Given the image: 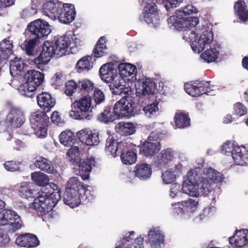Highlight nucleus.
<instances>
[{"instance_id":"f257e3e1","label":"nucleus","mask_w":248,"mask_h":248,"mask_svg":"<svg viewBox=\"0 0 248 248\" xmlns=\"http://www.w3.org/2000/svg\"><path fill=\"white\" fill-rule=\"evenodd\" d=\"M31 179L42 186V194L37 197L33 203L34 208L39 216H42L51 211L61 198V190L53 183H48V176L41 172L31 173Z\"/></svg>"},{"instance_id":"f03ea898","label":"nucleus","mask_w":248,"mask_h":248,"mask_svg":"<svg viewBox=\"0 0 248 248\" xmlns=\"http://www.w3.org/2000/svg\"><path fill=\"white\" fill-rule=\"evenodd\" d=\"M71 42V39L66 35L55 36L51 42L45 41L39 55L32 62L38 68L42 69L54 55H65Z\"/></svg>"},{"instance_id":"7ed1b4c3","label":"nucleus","mask_w":248,"mask_h":248,"mask_svg":"<svg viewBox=\"0 0 248 248\" xmlns=\"http://www.w3.org/2000/svg\"><path fill=\"white\" fill-rule=\"evenodd\" d=\"M105 151L114 157L120 155L122 163L125 165H132L137 161L136 153L129 148L128 144L116 141L112 136H109L106 140Z\"/></svg>"},{"instance_id":"20e7f679","label":"nucleus","mask_w":248,"mask_h":248,"mask_svg":"<svg viewBox=\"0 0 248 248\" xmlns=\"http://www.w3.org/2000/svg\"><path fill=\"white\" fill-rule=\"evenodd\" d=\"M202 169L196 167L194 170H190L187 173V178L182 185V189L184 193L191 197H197L201 193L206 192L205 189L209 186L207 181L202 182L199 177L201 174Z\"/></svg>"},{"instance_id":"39448f33","label":"nucleus","mask_w":248,"mask_h":248,"mask_svg":"<svg viewBox=\"0 0 248 248\" xmlns=\"http://www.w3.org/2000/svg\"><path fill=\"white\" fill-rule=\"evenodd\" d=\"M84 184L77 177L70 178L66 183V190L63 195L64 203L71 208L80 204L79 197L83 192Z\"/></svg>"},{"instance_id":"423d86ee","label":"nucleus","mask_w":248,"mask_h":248,"mask_svg":"<svg viewBox=\"0 0 248 248\" xmlns=\"http://www.w3.org/2000/svg\"><path fill=\"white\" fill-rule=\"evenodd\" d=\"M91 108V96H84L79 99H76L71 104L72 109L69 112V116L75 120H90L93 116Z\"/></svg>"},{"instance_id":"0eeeda50","label":"nucleus","mask_w":248,"mask_h":248,"mask_svg":"<svg viewBox=\"0 0 248 248\" xmlns=\"http://www.w3.org/2000/svg\"><path fill=\"white\" fill-rule=\"evenodd\" d=\"M24 78L26 82L19 86V92L22 95L33 98L35 94V92L37 88L44 80V74L39 71L31 70L25 74Z\"/></svg>"},{"instance_id":"6e6552de","label":"nucleus","mask_w":248,"mask_h":248,"mask_svg":"<svg viewBox=\"0 0 248 248\" xmlns=\"http://www.w3.org/2000/svg\"><path fill=\"white\" fill-rule=\"evenodd\" d=\"M140 108L133 101L131 96H124L116 103L113 107V110L118 119L129 118L140 113Z\"/></svg>"},{"instance_id":"1a4fd4ad","label":"nucleus","mask_w":248,"mask_h":248,"mask_svg":"<svg viewBox=\"0 0 248 248\" xmlns=\"http://www.w3.org/2000/svg\"><path fill=\"white\" fill-rule=\"evenodd\" d=\"M51 31V27L47 22L37 19L28 24L25 35L27 37H34L40 40L47 37Z\"/></svg>"},{"instance_id":"9d476101","label":"nucleus","mask_w":248,"mask_h":248,"mask_svg":"<svg viewBox=\"0 0 248 248\" xmlns=\"http://www.w3.org/2000/svg\"><path fill=\"white\" fill-rule=\"evenodd\" d=\"M20 217L13 211L4 209L0 212V225L8 226L9 232H13L21 227Z\"/></svg>"},{"instance_id":"9b49d317","label":"nucleus","mask_w":248,"mask_h":248,"mask_svg":"<svg viewBox=\"0 0 248 248\" xmlns=\"http://www.w3.org/2000/svg\"><path fill=\"white\" fill-rule=\"evenodd\" d=\"M199 177L202 183H204V181L208 182L209 186H207V189H205L206 192H210L212 191L211 185L212 183H221L223 179L222 174L211 167L202 169L201 174H199Z\"/></svg>"},{"instance_id":"f8f14e48","label":"nucleus","mask_w":248,"mask_h":248,"mask_svg":"<svg viewBox=\"0 0 248 248\" xmlns=\"http://www.w3.org/2000/svg\"><path fill=\"white\" fill-rule=\"evenodd\" d=\"M6 120L12 127H19L25 121V113L21 108L12 105L10 107Z\"/></svg>"},{"instance_id":"ddd939ff","label":"nucleus","mask_w":248,"mask_h":248,"mask_svg":"<svg viewBox=\"0 0 248 248\" xmlns=\"http://www.w3.org/2000/svg\"><path fill=\"white\" fill-rule=\"evenodd\" d=\"M175 154V151L171 148L163 149L154 157L153 165L158 169H163L172 161Z\"/></svg>"},{"instance_id":"4468645a","label":"nucleus","mask_w":248,"mask_h":248,"mask_svg":"<svg viewBox=\"0 0 248 248\" xmlns=\"http://www.w3.org/2000/svg\"><path fill=\"white\" fill-rule=\"evenodd\" d=\"M175 154V151L171 148L163 149L154 157L153 165L158 169H163L172 161Z\"/></svg>"},{"instance_id":"2eb2a0df","label":"nucleus","mask_w":248,"mask_h":248,"mask_svg":"<svg viewBox=\"0 0 248 248\" xmlns=\"http://www.w3.org/2000/svg\"><path fill=\"white\" fill-rule=\"evenodd\" d=\"M143 20L148 25L156 27L159 24V18L157 6L147 2L143 11Z\"/></svg>"},{"instance_id":"dca6fc26","label":"nucleus","mask_w":248,"mask_h":248,"mask_svg":"<svg viewBox=\"0 0 248 248\" xmlns=\"http://www.w3.org/2000/svg\"><path fill=\"white\" fill-rule=\"evenodd\" d=\"M213 39V35L211 31L207 29L204 30L199 39H196L191 44V47L193 51L200 53L202 52L206 46L210 44Z\"/></svg>"},{"instance_id":"f3484780","label":"nucleus","mask_w":248,"mask_h":248,"mask_svg":"<svg viewBox=\"0 0 248 248\" xmlns=\"http://www.w3.org/2000/svg\"><path fill=\"white\" fill-rule=\"evenodd\" d=\"M77 137L81 142L87 146L97 145L100 142L99 133L95 130H81L77 132Z\"/></svg>"},{"instance_id":"a211bd4d","label":"nucleus","mask_w":248,"mask_h":248,"mask_svg":"<svg viewBox=\"0 0 248 248\" xmlns=\"http://www.w3.org/2000/svg\"><path fill=\"white\" fill-rule=\"evenodd\" d=\"M63 4L58 0L46 1L43 4V12L46 16L52 19H56L59 13L62 11Z\"/></svg>"},{"instance_id":"6ab92c4d","label":"nucleus","mask_w":248,"mask_h":248,"mask_svg":"<svg viewBox=\"0 0 248 248\" xmlns=\"http://www.w3.org/2000/svg\"><path fill=\"white\" fill-rule=\"evenodd\" d=\"M37 102L39 108L42 110L46 112H49L56 103L55 98L51 94L46 92L37 95Z\"/></svg>"},{"instance_id":"aec40b11","label":"nucleus","mask_w":248,"mask_h":248,"mask_svg":"<svg viewBox=\"0 0 248 248\" xmlns=\"http://www.w3.org/2000/svg\"><path fill=\"white\" fill-rule=\"evenodd\" d=\"M76 15V12L74 5L72 4L65 3L63 4V8L59 13L57 18L61 23L68 24L75 19Z\"/></svg>"},{"instance_id":"412c9836","label":"nucleus","mask_w":248,"mask_h":248,"mask_svg":"<svg viewBox=\"0 0 248 248\" xmlns=\"http://www.w3.org/2000/svg\"><path fill=\"white\" fill-rule=\"evenodd\" d=\"M95 161L92 157H87L85 159L78 160V174L84 180H87L90 177V173L93 167L95 166Z\"/></svg>"},{"instance_id":"4be33fe9","label":"nucleus","mask_w":248,"mask_h":248,"mask_svg":"<svg viewBox=\"0 0 248 248\" xmlns=\"http://www.w3.org/2000/svg\"><path fill=\"white\" fill-rule=\"evenodd\" d=\"M47 112L42 109L32 112L30 117L31 127L35 130L41 125H48L49 119L46 114Z\"/></svg>"},{"instance_id":"5701e85b","label":"nucleus","mask_w":248,"mask_h":248,"mask_svg":"<svg viewBox=\"0 0 248 248\" xmlns=\"http://www.w3.org/2000/svg\"><path fill=\"white\" fill-rule=\"evenodd\" d=\"M160 142H151L145 140L140 146V154L147 157H152L160 150Z\"/></svg>"},{"instance_id":"b1692460","label":"nucleus","mask_w":248,"mask_h":248,"mask_svg":"<svg viewBox=\"0 0 248 248\" xmlns=\"http://www.w3.org/2000/svg\"><path fill=\"white\" fill-rule=\"evenodd\" d=\"M99 75L101 79L106 83H110L117 78L114 65L112 63L103 64L99 69Z\"/></svg>"},{"instance_id":"393cba45","label":"nucleus","mask_w":248,"mask_h":248,"mask_svg":"<svg viewBox=\"0 0 248 248\" xmlns=\"http://www.w3.org/2000/svg\"><path fill=\"white\" fill-rule=\"evenodd\" d=\"M16 243L21 247L33 248L39 245V241L35 235L26 233L18 236Z\"/></svg>"},{"instance_id":"a878e982","label":"nucleus","mask_w":248,"mask_h":248,"mask_svg":"<svg viewBox=\"0 0 248 248\" xmlns=\"http://www.w3.org/2000/svg\"><path fill=\"white\" fill-rule=\"evenodd\" d=\"M136 177L141 180H146L151 176L152 170L150 165L147 163H138L134 167Z\"/></svg>"},{"instance_id":"bb28decb","label":"nucleus","mask_w":248,"mask_h":248,"mask_svg":"<svg viewBox=\"0 0 248 248\" xmlns=\"http://www.w3.org/2000/svg\"><path fill=\"white\" fill-rule=\"evenodd\" d=\"M34 165L41 170L47 173L53 174L55 171L52 162L43 156L36 157Z\"/></svg>"},{"instance_id":"cd10ccee","label":"nucleus","mask_w":248,"mask_h":248,"mask_svg":"<svg viewBox=\"0 0 248 248\" xmlns=\"http://www.w3.org/2000/svg\"><path fill=\"white\" fill-rule=\"evenodd\" d=\"M118 68L122 78L131 77L132 78H133L136 77L137 73L136 66L130 63H121L119 64Z\"/></svg>"},{"instance_id":"c85d7f7f","label":"nucleus","mask_w":248,"mask_h":248,"mask_svg":"<svg viewBox=\"0 0 248 248\" xmlns=\"http://www.w3.org/2000/svg\"><path fill=\"white\" fill-rule=\"evenodd\" d=\"M247 230L237 232L233 236L230 237V242L236 247L241 248L248 244V232Z\"/></svg>"},{"instance_id":"c756f323","label":"nucleus","mask_w":248,"mask_h":248,"mask_svg":"<svg viewBox=\"0 0 248 248\" xmlns=\"http://www.w3.org/2000/svg\"><path fill=\"white\" fill-rule=\"evenodd\" d=\"M138 84L141 86L142 94L144 95L153 94L155 90L156 84L150 78H143L139 79L138 81Z\"/></svg>"},{"instance_id":"7c9ffc66","label":"nucleus","mask_w":248,"mask_h":248,"mask_svg":"<svg viewBox=\"0 0 248 248\" xmlns=\"http://www.w3.org/2000/svg\"><path fill=\"white\" fill-rule=\"evenodd\" d=\"M105 37H101L94 46L93 54L95 57L99 58L108 55L109 51L106 44Z\"/></svg>"},{"instance_id":"2f4dec72","label":"nucleus","mask_w":248,"mask_h":248,"mask_svg":"<svg viewBox=\"0 0 248 248\" xmlns=\"http://www.w3.org/2000/svg\"><path fill=\"white\" fill-rule=\"evenodd\" d=\"M39 43L40 40L34 37H27V39L21 44L20 47L27 55L33 56L35 52V46Z\"/></svg>"},{"instance_id":"473e14b6","label":"nucleus","mask_w":248,"mask_h":248,"mask_svg":"<svg viewBox=\"0 0 248 248\" xmlns=\"http://www.w3.org/2000/svg\"><path fill=\"white\" fill-rule=\"evenodd\" d=\"M117 116L110 106H107L104 108L102 112L97 116L98 121L105 124H109L117 119Z\"/></svg>"},{"instance_id":"72a5a7b5","label":"nucleus","mask_w":248,"mask_h":248,"mask_svg":"<svg viewBox=\"0 0 248 248\" xmlns=\"http://www.w3.org/2000/svg\"><path fill=\"white\" fill-rule=\"evenodd\" d=\"M60 143L65 146L73 147L77 141V137L69 130L62 131L59 135Z\"/></svg>"},{"instance_id":"f704fd0d","label":"nucleus","mask_w":248,"mask_h":248,"mask_svg":"<svg viewBox=\"0 0 248 248\" xmlns=\"http://www.w3.org/2000/svg\"><path fill=\"white\" fill-rule=\"evenodd\" d=\"M234 9L235 14L242 22L248 20V10L244 0H238L235 3Z\"/></svg>"},{"instance_id":"c9c22d12","label":"nucleus","mask_w":248,"mask_h":248,"mask_svg":"<svg viewBox=\"0 0 248 248\" xmlns=\"http://www.w3.org/2000/svg\"><path fill=\"white\" fill-rule=\"evenodd\" d=\"M198 204V202L192 199H189L187 201H182L175 205L180 209L179 212L185 213V212H193L196 209Z\"/></svg>"},{"instance_id":"e433bc0d","label":"nucleus","mask_w":248,"mask_h":248,"mask_svg":"<svg viewBox=\"0 0 248 248\" xmlns=\"http://www.w3.org/2000/svg\"><path fill=\"white\" fill-rule=\"evenodd\" d=\"M93 57L91 56H86L78 61L76 68L79 73L89 71L93 68Z\"/></svg>"},{"instance_id":"4c0bfd02","label":"nucleus","mask_w":248,"mask_h":248,"mask_svg":"<svg viewBox=\"0 0 248 248\" xmlns=\"http://www.w3.org/2000/svg\"><path fill=\"white\" fill-rule=\"evenodd\" d=\"M34 185L31 183H23L18 189V195L22 198H34L35 191Z\"/></svg>"},{"instance_id":"58836bf2","label":"nucleus","mask_w":248,"mask_h":248,"mask_svg":"<svg viewBox=\"0 0 248 248\" xmlns=\"http://www.w3.org/2000/svg\"><path fill=\"white\" fill-rule=\"evenodd\" d=\"M149 241L152 248H158L164 241V236L159 231L151 230L148 233Z\"/></svg>"},{"instance_id":"ea45409f","label":"nucleus","mask_w":248,"mask_h":248,"mask_svg":"<svg viewBox=\"0 0 248 248\" xmlns=\"http://www.w3.org/2000/svg\"><path fill=\"white\" fill-rule=\"evenodd\" d=\"M110 84L109 85V89L112 93L114 94L121 95L124 94L126 96V91L125 86L123 84V79L120 77L116 78L110 82Z\"/></svg>"},{"instance_id":"a19ab883","label":"nucleus","mask_w":248,"mask_h":248,"mask_svg":"<svg viewBox=\"0 0 248 248\" xmlns=\"http://www.w3.org/2000/svg\"><path fill=\"white\" fill-rule=\"evenodd\" d=\"M174 121L176 126L178 128H185L190 124V119L188 115L183 112L175 113Z\"/></svg>"},{"instance_id":"79ce46f5","label":"nucleus","mask_w":248,"mask_h":248,"mask_svg":"<svg viewBox=\"0 0 248 248\" xmlns=\"http://www.w3.org/2000/svg\"><path fill=\"white\" fill-rule=\"evenodd\" d=\"M115 129L118 133L123 136L132 135L136 131L134 125L130 123H119L116 125Z\"/></svg>"},{"instance_id":"37998d69","label":"nucleus","mask_w":248,"mask_h":248,"mask_svg":"<svg viewBox=\"0 0 248 248\" xmlns=\"http://www.w3.org/2000/svg\"><path fill=\"white\" fill-rule=\"evenodd\" d=\"M78 91L81 94L89 97L88 93L94 88L93 83L89 79H82L78 83Z\"/></svg>"},{"instance_id":"c03bdc74","label":"nucleus","mask_w":248,"mask_h":248,"mask_svg":"<svg viewBox=\"0 0 248 248\" xmlns=\"http://www.w3.org/2000/svg\"><path fill=\"white\" fill-rule=\"evenodd\" d=\"M246 152L245 147L234 146V150L232 156L236 165L244 166L246 165L244 153Z\"/></svg>"},{"instance_id":"a18cd8bd","label":"nucleus","mask_w":248,"mask_h":248,"mask_svg":"<svg viewBox=\"0 0 248 248\" xmlns=\"http://www.w3.org/2000/svg\"><path fill=\"white\" fill-rule=\"evenodd\" d=\"M219 51L216 47H212L202 52L201 55V58L205 62L210 63L216 61L219 55Z\"/></svg>"},{"instance_id":"49530a36","label":"nucleus","mask_w":248,"mask_h":248,"mask_svg":"<svg viewBox=\"0 0 248 248\" xmlns=\"http://www.w3.org/2000/svg\"><path fill=\"white\" fill-rule=\"evenodd\" d=\"M145 116L148 118H152L156 115L159 110L158 102L155 100L150 104L144 107L142 109Z\"/></svg>"},{"instance_id":"de8ad7c7","label":"nucleus","mask_w":248,"mask_h":248,"mask_svg":"<svg viewBox=\"0 0 248 248\" xmlns=\"http://www.w3.org/2000/svg\"><path fill=\"white\" fill-rule=\"evenodd\" d=\"M25 64L21 58H15L11 60L10 63V73L12 75V71H15L18 75V73L22 72L24 68Z\"/></svg>"},{"instance_id":"09e8293b","label":"nucleus","mask_w":248,"mask_h":248,"mask_svg":"<svg viewBox=\"0 0 248 248\" xmlns=\"http://www.w3.org/2000/svg\"><path fill=\"white\" fill-rule=\"evenodd\" d=\"M184 89L186 92L192 96L198 97L200 96V92L198 91L197 83L195 82L185 83Z\"/></svg>"},{"instance_id":"8fccbe9b","label":"nucleus","mask_w":248,"mask_h":248,"mask_svg":"<svg viewBox=\"0 0 248 248\" xmlns=\"http://www.w3.org/2000/svg\"><path fill=\"white\" fill-rule=\"evenodd\" d=\"M183 22V30L187 28L192 29L199 23V18L195 16L183 17V19L181 21Z\"/></svg>"},{"instance_id":"3c124183","label":"nucleus","mask_w":248,"mask_h":248,"mask_svg":"<svg viewBox=\"0 0 248 248\" xmlns=\"http://www.w3.org/2000/svg\"><path fill=\"white\" fill-rule=\"evenodd\" d=\"M83 191L79 197L80 203L86 204L89 202H91L94 198V191L87 188L84 185Z\"/></svg>"},{"instance_id":"603ef678","label":"nucleus","mask_w":248,"mask_h":248,"mask_svg":"<svg viewBox=\"0 0 248 248\" xmlns=\"http://www.w3.org/2000/svg\"><path fill=\"white\" fill-rule=\"evenodd\" d=\"M183 19V17L179 16V13L178 16H170L167 20L168 23L169 25L174 26L175 29L178 31L183 30V22L181 21Z\"/></svg>"},{"instance_id":"864d4df0","label":"nucleus","mask_w":248,"mask_h":248,"mask_svg":"<svg viewBox=\"0 0 248 248\" xmlns=\"http://www.w3.org/2000/svg\"><path fill=\"white\" fill-rule=\"evenodd\" d=\"M67 155L69 156V160L73 162V164H77L78 163V160L80 159L78 157L79 155V150L78 146H73L70 148L67 153Z\"/></svg>"},{"instance_id":"5fc2aeb1","label":"nucleus","mask_w":248,"mask_h":248,"mask_svg":"<svg viewBox=\"0 0 248 248\" xmlns=\"http://www.w3.org/2000/svg\"><path fill=\"white\" fill-rule=\"evenodd\" d=\"M93 99L95 104V106L100 105L105 101V94L100 89L95 88L93 95Z\"/></svg>"},{"instance_id":"6e6d98bb","label":"nucleus","mask_w":248,"mask_h":248,"mask_svg":"<svg viewBox=\"0 0 248 248\" xmlns=\"http://www.w3.org/2000/svg\"><path fill=\"white\" fill-rule=\"evenodd\" d=\"M78 83L73 80H70L66 82L65 85V93L67 95H72L75 92H78Z\"/></svg>"},{"instance_id":"4d7b16f0","label":"nucleus","mask_w":248,"mask_h":248,"mask_svg":"<svg viewBox=\"0 0 248 248\" xmlns=\"http://www.w3.org/2000/svg\"><path fill=\"white\" fill-rule=\"evenodd\" d=\"M134 234L135 232L133 231L129 232L128 236H126L116 244L115 248H131V246H129L127 243L133 239V237L131 236Z\"/></svg>"},{"instance_id":"13d9d810","label":"nucleus","mask_w":248,"mask_h":248,"mask_svg":"<svg viewBox=\"0 0 248 248\" xmlns=\"http://www.w3.org/2000/svg\"><path fill=\"white\" fill-rule=\"evenodd\" d=\"M234 146H236L232 142L227 141L222 146L221 153L226 155L232 156L233 150H234Z\"/></svg>"},{"instance_id":"bf43d9fd","label":"nucleus","mask_w":248,"mask_h":248,"mask_svg":"<svg viewBox=\"0 0 248 248\" xmlns=\"http://www.w3.org/2000/svg\"><path fill=\"white\" fill-rule=\"evenodd\" d=\"M198 91L200 92V96L203 94H207L211 91L210 83L208 81H200L197 83Z\"/></svg>"},{"instance_id":"052dcab7","label":"nucleus","mask_w":248,"mask_h":248,"mask_svg":"<svg viewBox=\"0 0 248 248\" xmlns=\"http://www.w3.org/2000/svg\"><path fill=\"white\" fill-rule=\"evenodd\" d=\"M197 9L192 5H187L184 8H181V10L179 11V15L182 17L184 16H189L196 12Z\"/></svg>"},{"instance_id":"680f3d73","label":"nucleus","mask_w":248,"mask_h":248,"mask_svg":"<svg viewBox=\"0 0 248 248\" xmlns=\"http://www.w3.org/2000/svg\"><path fill=\"white\" fill-rule=\"evenodd\" d=\"M20 163L15 161H7L4 164L5 169L8 171H14L20 169Z\"/></svg>"},{"instance_id":"e2e57ef3","label":"nucleus","mask_w":248,"mask_h":248,"mask_svg":"<svg viewBox=\"0 0 248 248\" xmlns=\"http://www.w3.org/2000/svg\"><path fill=\"white\" fill-rule=\"evenodd\" d=\"M234 113L239 116H242L247 113L246 107L241 103H236L233 106Z\"/></svg>"},{"instance_id":"0e129e2a","label":"nucleus","mask_w":248,"mask_h":248,"mask_svg":"<svg viewBox=\"0 0 248 248\" xmlns=\"http://www.w3.org/2000/svg\"><path fill=\"white\" fill-rule=\"evenodd\" d=\"M162 177L163 182L167 184L173 182L176 179L175 175L173 172L169 170H166L165 172L163 173Z\"/></svg>"},{"instance_id":"69168bd1","label":"nucleus","mask_w":248,"mask_h":248,"mask_svg":"<svg viewBox=\"0 0 248 248\" xmlns=\"http://www.w3.org/2000/svg\"><path fill=\"white\" fill-rule=\"evenodd\" d=\"M50 118L52 123L57 125L62 126L64 123V120L62 118L61 114L58 111L56 110L53 112Z\"/></svg>"},{"instance_id":"338daca9","label":"nucleus","mask_w":248,"mask_h":248,"mask_svg":"<svg viewBox=\"0 0 248 248\" xmlns=\"http://www.w3.org/2000/svg\"><path fill=\"white\" fill-rule=\"evenodd\" d=\"M183 0H162L167 10L178 6Z\"/></svg>"},{"instance_id":"774afa93","label":"nucleus","mask_w":248,"mask_h":248,"mask_svg":"<svg viewBox=\"0 0 248 248\" xmlns=\"http://www.w3.org/2000/svg\"><path fill=\"white\" fill-rule=\"evenodd\" d=\"M48 125H41L38 126L37 129L35 130L36 131V135L39 138H45L47 135Z\"/></svg>"}]
</instances>
